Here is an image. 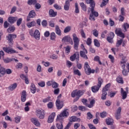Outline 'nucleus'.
I'll return each mask as SVG.
<instances>
[{"mask_svg": "<svg viewBox=\"0 0 129 129\" xmlns=\"http://www.w3.org/2000/svg\"><path fill=\"white\" fill-rule=\"evenodd\" d=\"M120 65L122 69V73L124 76H127L129 73V64L126 63V60L122 58L120 61Z\"/></svg>", "mask_w": 129, "mask_h": 129, "instance_id": "nucleus-1", "label": "nucleus"}, {"mask_svg": "<svg viewBox=\"0 0 129 129\" xmlns=\"http://www.w3.org/2000/svg\"><path fill=\"white\" fill-rule=\"evenodd\" d=\"M71 61H75L77 63V67L78 69H81L82 68V65L81 63H79V52L77 51L73 55L70 57Z\"/></svg>", "mask_w": 129, "mask_h": 129, "instance_id": "nucleus-2", "label": "nucleus"}, {"mask_svg": "<svg viewBox=\"0 0 129 129\" xmlns=\"http://www.w3.org/2000/svg\"><path fill=\"white\" fill-rule=\"evenodd\" d=\"M84 94V91L83 90H75L71 93L72 97H75L77 96L74 100V101H77L79 98H80L81 96H82V95Z\"/></svg>", "mask_w": 129, "mask_h": 129, "instance_id": "nucleus-3", "label": "nucleus"}, {"mask_svg": "<svg viewBox=\"0 0 129 129\" xmlns=\"http://www.w3.org/2000/svg\"><path fill=\"white\" fill-rule=\"evenodd\" d=\"M102 83H103V80L101 79V78H99L98 79V84L97 86H94L91 87L92 92H93L94 93L98 92L100 87H101V85L102 84Z\"/></svg>", "mask_w": 129, "mask_h": 129, "instance_id": "nucleus-4", "label": "nucleus"}, {"mask_svg": "<svg viewBox=\"0 0 129 129\" xmlns=\"http://www.w3.org/2000/svg\"><path fill=\"white\" fill-rule=\"evenodd\" d=\"M69 115V112H68V110H64L59 115H57L56 121H62L63 120V117H68Z\"/></svg>", "mask_w": 129, "mask_h": 129, "instance_id": "nucleus-5", "label": "nucleus"}, {"mask_svg": "<svg viewBox=\"0 0 129 129\" xmlns=\"http://www.w3.org/2000/svg\"><path fill=\"white\" fill-rule=\"evenodd\" d=\"M109 87H110V84H107L103 88L101 97V99H102V100H105V99H106V95H107V92L106 91H108Z\"/></svg>", "mask_w": 129, "mask_h": 129, "instance_id": "nucleus-6", "label": "nucleus"}, {"mask_svg": "<svg viewBox=\"0 0 129 129\" xmlns=\"http://www.w3.org/2000/svg\"><path fill=\"white\" fill-rule=\"evenodd\" d=\"M36 116L40 119H44L45 118V115L46 114V112L43 109H37L35 111Z\"/></svg>", "mask_w": 129, "mask_h": 129, "instance_id": "nucleus-7", "label": "nucleus"}, {"mask_svg": "<svg viewBox=\"0 0 129 129\" xmlns=\"http://www.w3.org/2000/svg\"><path fill=\"white\" fill-rule=\"evenodd\" d=\"M81 47L82 48V50H81L80 51V56L82 57V58L85 59V60H87V59H88V57L87 56V55L86 54L88 53L87 50L85 49V47H84V45L83 44H81Z\"/></svg>", "mask_w": 129, "mask_h": 129, "instance_id": "nucleus-8", "label": "nucleus"}, {"mask_svg": "<svg viewBox=\"0 0 129 129\" xmlns=\"http://www.w3.org/2000/svg\"><path fill=\"white\" fill-rule=\"evenodd\" d=\"M85 72L87 75H90L91 73H94L95 71L94 70H91L88 62H86L84 64Z\"/></svg>", "mask_w": 129, "mask_h": 129, "instance_id": "nucleus-9", "label": "nucleus"}, {"mask_svg": "<svg viewBox=\"0 0 129 129\" xmlns=\"http://www.w3.org/2000/svg\"><path fill=\"white\" fill-rule=\"evenodd\" d=\"M73 40L74 43V49L75 50H78V47L79 46V38L77 37V35H76V34H74L73 35Z\"/></svg>", "mask_w": 129, "mask_h": 129, "instance_id": "nucleus-10", "label": "nucleus"}, {"mask_svg": "<svg viewBox=\"0 0 129 129\" xmlns=\"http://www.w3.org/2000/svg\"><path fill=\"white\" fill-rule=\"evenodd\" d=\"M7 40H8L9 46H13L14 44V41L13 39H16L17 38V35L15 34H9L8 36H7Z\"/></svg>", "mask_w": 129, "mask_h": 129, "instance_id": "nucleus-11", "label": "nucleus"}, {"mask_svg": "<svg viewBox=\"0 0 129 129\" xmlns=\"http://www.w3.org/2000/svg\"><path fill=\"white\" fill-rule=\"evenodd\" d=\"M91 14L90 15V20L91 21H95V17H98V12H96L94 11V7H92L91 9Z\"/></svg>", "mask_w": 129, "mask_h": 129, "instance_id": "nucleus-12", "label": "nucleus"}, {"mask_svg": "<svg viewBox=\"0 0 129 129\" xmlns=\"http://www.w3.org/2000/svg\"><path fill=\"white\" fill-rule=\"evenodd\" d=\"M3 50L5 51V52H6V53H8V54H14V53H18V52L10 47H3Z\"/></svg>", "mask_w": 129, "mask_h": 129, "instance_id": "nucleus-13", "label": "nucleus"}, {"mask_svg": "<svg viewBox=\"0 0 129 129\" xmlns=\"http://www.w3.org/2000/svg\"><path fill=\"white\" fill-rule=\"evenodd\" d=\"M35 17H36V13L35 12V11H31L27 17V22H30L31 19H33V18H35Z\"/></svg>", "mask_w": 129, "mask_h": 129, "instance_id": "nucleus-14", "label": "nucleus"}, {"mask_svg": "<svg viewBox=\"0 0 129 129\" xmlns=\"http://www.w3.org/2000/svg\"><path fill=\"white\" fill-rule=\"evenodd\" d=\"M62 42H67V43H69L71 45H73V41L72 40V38L70 37L69 36H66L63 37L61 40Z\"/></svg>", "mask_w": 129, "mask_h": 129, "instance_id": "nucleus-15", "label": "nucleus"}, {"mask_svg": "<svg viewBox=\"0 0 129 129\" xmlns=\"http://www.w3.org/2000/svg\"><path fill=\"white\" fill-rule=\"evenodd\" d=\"M120 112H121V107H119L117 109L116 113H115V117L116 119H120V118L121 117Z\"/></svg>", "mask_w": 129, "mask_h": 129, "instance_id": "nucleus-16", "label": "nucleus"}, {"mask_svg": "<svg viewBox=\"0 0 129 129\" xmlns=\"http://www.w3.org/2000/svg\"><path fill=\"white\" fill-rule=\"evenodd\" d=\"M115 32L117 36H118V37H120V38H122V39L124 38V33H122L121 29H116Z\"/></svg>", "mask_w": 129, "mask_h": 129, "instance_id": "nucleus-17", "label": "nucleus"}, {"mask_svg": "<svg viewBox=\"0 0 129 129\" xmlns=\"http://www.w3.org/2000/svg\"><path fill=\"white\" fill-rule=\"evenodd\" d=\"M4 62H5L6 63H10L11 62H12V61H15V62H19V60L16 59V58H9L7 57L6 58H4Z\"/></svg>", "mask_w": 129, "mask_h": 129, "instance_id": "nucleus-18", "label": "nucleus"}, {"mask_svg": "<svg viewBox=\"0 0 129 129\" xmlns=\"http://www.w3.org/2000/svg\"><path fill=\"white\" fill-rule=\"evenodd\" d=\"M55 115H56V113H55V112H53L49 116L48 119L47 120V121L49 123H51L53 122V121L54 120V118H55Z\"/></svg>", "mask_w": 129, "mask_h": 129, "instance_id": "nucleus-19", "label": "nucleus"}, {"mask_svg": "<svg viewBox=\"0 0 129 129\" xmlns=\"http://www.w3.org/2000/svg\"><path fill=\"white\" fill-rule=\"evenodd\" d=\"M31 122H32V123L34 124L35 125H36V126H40V122L39 121V120L37 118H35V117L32 118L31 119Z\"/></svg>", "mask_w": 129, "mask_h": 129, "instance_id": "nucleus-20", "label": "nucleus"}, {"mask_svg": "<svg viewBox=\"0 0 129 129\" xmlns=\"http://www.w3.org/2000/svg\"><path fill=\"white\" fill-rule=\"evenodd\" d=\"M63 102H61L60 100H56V106L57 109H61L63 107Z\"/></svg>", "mask_w": 129, "mask_h": 129, "instance_id": "nucleus-21", "label": "nucleus"}, {"mask_svg": "<svg viewBox=\"0 0 129 129\" xmlns=\"http://www.w3.org/2000/svg\"><path fill=\"white\" fill-rule=\"evenodd\" d=\"M27 98V92L26 91H23L21 94V101L25 102Z\"/></svg>", "mask_w": 129, "mask_h": 129, "instance_id": "nucleus-22", "label": "nucleus"}, {"mask_svg": "<svg viewBox=\"0 0 129 129\" xmlns=\"http://www.w3.org/2000/svg\"><path fill=\"white\" fill-rule=\"evenodd\" d=\"M33 36L36 40H40V32L38 30H35L33 34Z\"/></svg>", "mask_w": 129, "mask_h": 129, "instance_id": "nucleus-23", "label": "nucleus"}, {"mask_svg": "<svg viewBox=\"0 0 129 129\" xmlns=\"http://www.w3.org/2000/svg\"><path fill=\"white\" fill-rule=\"evenodd\" d=\"M49 15L51 18H54L57 16V12H55L53 9H50L49 11Z\"/></svg>", "mask_w": 129, "mask_h": 129, "instance_id": "nucleus-24", "label": "nucleus"}, {"mask_svg": "<svg viewBox=\"0 0 129 129\" xmlns=\"http://www.w3.org/2000/svg\"><path fill=\"white\" fill-rule=\"evenodd\" d=\"M86 4L90 5L91 8H95V3L93 0H86Z\"/></svg>", "mask_w": 129, "mask_h": 129, "instance_id": "nucleus-25", "label": "nucleus"}, {"mask_svg": "<svg viewBox=\"0 0 129 129\" xmlns=\"http://www.w3.org/2000/svg\"><path fill=\"white\" fill-rule=\"evenodd\" d=\"M121 95L122 96V99H125L127 97V93L123 90L122 88H121Z\"/></svg>", "mask_w": 129, "mask_h": 129, "instance_id": "nucleus-26", "label": "nucleus"}, {"mask_svg": "<svg viewBox=\"0 0 129 129\" xmlns=\"http://www.w3.org/2000/svg\"><path fill=\"white\" fill-rule=\"evenodd\" d=\"M70 7V2L69 1H66V3L64 6V11H69Z\"/></svg>", "mask_w": 129, "mask_h": 129, "instance_id": "nucleus-27", "label": "nucleus"}, {"mask_svg": "<svg viewBox=\"0 0 129 129\" xmlns=\"http://www.w3.org/2000/svg\"><path fill=\"white\" fill-rule=\"evenodd\" d=\"M5 74H6V70L0 64V77H2Z\"/></svg>", "mask_w": 129, "mask_h": 129, "instance_id": "nucleus-28", "label": "nucleus"}, {"mask_svg": "<svg viewBox=\"0 0 129 129\" xmlns=\"http://www.w3.org/2000/svg\"><path fill=\"white\" fill-rule=\"evenodd\" d=\"M17 21V18L10 17L8 18V22L10 23V24H14Z\"/></svg>", "mask_w": 129, "mask_h": 129, "instance_id": "nucleus-29", "label": "nucleus"}, {"mask_svg": "<svg viewBox=\"0 0 129 129\" xmlns=\"http://www.w3.org/2000/svg\"><path fill=\"white\" fill-rule=\"evenodd\" d=\"M106 122L108 125H111L113 123V119L108 118L106 119Z\"/></svg>", "mask_w": 129, "mask_h": 129, "instance_id": "nucleus-30", "label": "nucleus"}, {"mask_svg": "<svg viewBox=\"0 0 129 129\" xmlns=\"http://www.w3.org/2000/svg\"><path fill=\"white\" fill-rule=\"evenodd\" d=\"M55 33L58 36H61V30H60V28L58 25L55 26Z\"/></svg>", "mask_w": 129, "mask_h": 129, "instance_id": "nucleus-31", "label": "nucleus"}, {"mask_svg": "<svg viewBox=\"0 0 129 129\" xmlns=\"http://www.w3.org/2000/svg\"><path fill=\"white\" fill-rule=\"evenodd\" d=\"M80 6L81 7L83 11L84 12H86L87 11V7L83 2L80 3Z\"/></svg>", "mask_w": 129, "mask_h": 129, "instance_id": "nucleus-32", "label": "nucleus"}, {"mask_svg": "<svg viewBox=\"0 0 129 129\" xmlns=\"http://www.w3.org/2000/svg\"><path fill=\"white\" fill-rule=\"evenodd\" d=\"M17 83L13 84L9 87V90L13 91V90L17 88Z\"/></svg>", "mask_w": 129, "mask_h": 129, "instance_id": "nucleus-33", "label": "nucleus"}, {"mask_svg": "<svg viewBox=\"0 0 129 129\" xmlns=\"http://www.w3.org/2000/svg\"><path fill=\"white\" fill-rule=\"evenodd\" d=\"M116 81L118 82V83L123 84V80L122 79V77L120 76H119L118 77H117Z\"/></svg>", "mask_w": 129, "mask_h": 129, "instance_id": "nucleus-34", "label": "nucleus"}, {"mask_svg": "<svg viewBox=\"0 0 129 129\" xmlns=\"http://www.w3.org/2000/svg\"><path fill=\"white\" fill-rule=\"evenodd\" d=\"M28 5L29 6H32V5H36L37 4L36 0H28L27 2Z\"/></svg>", "mask_w": 129, "mask_h": 129, "instance_id": "nucleus-35", "label": "nucleus"}, {"mask_svg": "<svg viewBox=\"0 0 129 129\" xmlns=\"http://www.w3.org/2000/svg\"><path fill=\"white\" fill-rule=\"evenodd\" d=\"M27 26L28 28H31V27H35L36 26V22L35 21H32L30 23H28Z\"/></svg>", "mask_w": 129, "mask_h": 129, "instance_id": "nucleus-36", "label": "nucleus"}, {"mask_svg": "<svg viewBox=\"0 0 129 129\" xmlns=\"http://www.w3.org/2000/svg\"><path fill=\"white\" fill-rule=\"evenodd\" d=\"M95 103V100L93 99L90 101V104H88V107L89 108H91L92 107H93V105Z\"/></svg>", "mask_w": 129, "mask_h": 129, "instance_id": "nucleus-37", "label": "nucleus"}, {"mask_svg": "<svg viewBox=\"0 0 129 129\" xmlns=\"http://www.w3.org/2000/svg\"><path fill=\"white\" fill-rule=\"evenodd\" d=\"M15 30H16L15 26H12L9 27V28L7 29V31L9 33H13V32H14V31H15Z\"/></svg>", "mask_w": 129, "mask_h": 129, "instance_id": "nucleus-38", "label": "nucleus"}, {"mask_svg": "<svg viewBox=\"0 0 129 129\" xmlns=\"http://www.w3.org/2000/svg\"><path fill=\"white\" fill-rule=\"evenodd\" d=\"M31 91L32 93H36V87L34 84H32L31 85Z\"/></svg>", "mask_w": 129, "mask_h": 129, "instance_id": "nucleus-39", "label": "nucleus"}, {"mask_svg": "<svg viewBox=\"0 0 129 129\" xmlns=\"http://www.w3.org/2000/svg\"><path fill=\"white\" fill-rule=\"evenodd\" d=\"M122 27H123L124 30H125L124 32H126V31H127V29L129 28V25L127 23H124Z\"/></svg>", "mask_w": 129, "mask_h": 129, "instance_id": "nucleus-40", "label": "nucleus"}, {"mask_svg": "<svg viewBox=\"0 0 129 129\" xmlns=\"http://www.w3.org/2000/svg\"><path fill=\"white\" fill-rule=\"evenodd\" d=\"M56 39V34L52 32L50 34V40H52V41H55Z\"/></svg>", "mask_w": 129, "mask_h": 129, "instance_id": "nucleus-41", "label": "nucleus"}, {"mask_svg": "<svg viewBox=\"0 0 129 129\" xmlns=\"http://www.w3.org/2000/svg\"><path fill=\"white\" fill-rule=\"evenodd\" d=\"M74 74L75 75H78V76H81V73L79 70H74Z\"/></svg>", "mask_w": 129, "mask_h": 129, "instance_id": "nucleus-42", "label": "nucleus"}, {"mask_svg": "<svg viewBox=\"0 0 129 129\" xmlns=\"http://www.w3.org/2000/svg\"><path fill=\"white\" fill-rule=\"evenodd\" d=\"M123 41V40L122 39H120V40H118L116 43V47H119V46L122 44Z\"/></svg>", "mask_w": 129, "mask_h": 129, "instance_id": "nucleus-43", "label": "nucleus"}, {"mask_svg": "<svg viewBox=\"0 0 129 129\" xmlns=\"http://www.w3.org/2000/svg\"><path fill=\"white\" fill-rule=\"evenodd\" d=\"M75 13H76V14H79V8H78V4L77 3H75Z\"/></svg>", "mask_w": 129, "mask_h": 129, "instance_id": "nucleus-44", "label": "nucleus"}, {"mask_svg": "<svg viewBox=\"0 0 129 129\" xmlns=\"http://www.w3.org/2000/svg\"><path fill=\"white\" fill-rule=\"evenodd\" d=\"M109 0H103L102 4L100 5L101 8L102 7H104V6H106L107 5V3H108Z\"/></svg>", "mask_w": 129, "mask_h": 129, "instance_id": "nucleus-45", "label": "nucleus"}, {"mask_svg": "<svg viewBox=\"0 0 129 129\" xmlns=\"http://www.w3.org/2000/svg\"><path fill=\"white\" fill-rule=\"evenodd\" d=\"M62 121H61L60 123H57L56 124V127L58 129H63V124L62 123Z\"/></svg>", "mask_w": 129, "mask_h": 129, "instance_id": "nucleus-46", "label": "nucleus"}, {"mask_svg": "<svg viewBox=\"0 0 129 129\" xmlns=\"http://www.w3.org/2000/svg\"><path fill=\"white\" fill-rule=\"evenodd\" d=\"M59 87V84L55 82H52V88H57Z\"/></svg>", "mask_w": 129, "mask_h": 129, "instance_id": "nucleus-47", "label": "nucleus"}, {"mask_svg": "<svg viewBox=\"0 0 129 129\" xmlns=\"http://www.w3.org/2000/svg\"><path fill=\"white\" fill-rule=\"evenodd\" d=\"M94 45H95V46H96V47H99L100 46L99 41H98V40L97 39H94Z\"/></svg>", "mask_w": 129, "mask_h": 129, "instance_id": "nucleus-48", "label": "nucleus"}, {"mask_svg": "<svg viewBox=\"0 0 129 129\" xmlns=\"http://www.w3.org/2000/svg\"><path fill=\"white\" fill-rule=\"evenodd\" d=\"M87 118L88 119H91V118H92V117H93V115H92L91 113H90V112H89L87 113Z\"/></svg>", "mask_w": 129, "mask_h": 129, "instance_id": "nucleus-49", "label": "nucleus"}, {"mask_svg": "<svg viewBox=\"0 0 129 129\" xmlns=\"http://www.w3.org/2000/svg\"><path fill=\"white\" fill-rule=\"evenodd\" d=\"M71 30V28L70 27V26H68L65 28L64 30V33H69V32H70Z\"/></svg>", "mask_w": 129, "mask_h": 129, "instance_id": "nucleus-50", "label": "nucleus"}, {"mask_svg": "<svg viewBox=\"0 0 129 129\" xmlns=\"http://www.w3.org/2000/svg\"><path fill=\"white\" fill-rule=\"evenodd\" d=\"M15 122L16 123H19L20 121H21V116H17L15 118Z\"/></svg>", "mask_w": 129, "mask_h": 129, "instance_id": "nucleus-51", "label": "nucleus"}, {"mask_svg": "<svg viewBox=\"0 0 129 129\" xmlns=\"http://www.w3.org/2000/svg\"><path fill=\"white\" fill-rule=\"evenodd\" d=\"M49 26H50V27H51V28H54V27H55V23H54V21L52 20L49 21Z\"/></svg>", "mask_w": 129, "mask_h": 129, "instance_id": "nucleus-52", "label": "nucleus"}, {"mask_svg": "<svg viewBox=\"0 0 129 129\" xmlns=\"http://www.w3.org/2000/svg\"><path fill=\"white\" fill-rule=\"evenodd\" d=\"M41 24L42 26H43L44 27H47V25H48V23H47V20H43L41 23Z\"/></svg>", "mask_w": 129, "mask_h": 129, "instance_id": "nucleus-53", "label": "nucleus"}, {"mask_svg": "<svg viewBox=\"0 0 129 129\" xmlns=\"http://www.w3.org/2000/svg\"><path fill=\"white\" fill-rule=\"evenodd\" d=\"M78 108L79 110H81L82 111H85L86 110V107L83 106H79Z\"/></svg>", "mask_w": 129, "mask_h": 129, "instance_id": "nucleus-54", "label": "nucleus"}, {"mask_svg": "<svg viewBox=\"0 0 129 129\" xmlns=\"http://www.w3.org/2000/svg\"><path fill=\"white\" fill-rule=\"evenodd\" d=\"M93 34L95 37H98V31L96 29L94 30L93 31Z\"/></svg>", "mask_w": 129, "mask_h": 129, "instance_id": "nucleus-55", "label": "nucleus"}, {"mask_svg": "<svg viewBox=\"0 0 129 129\" xmlns=\"http://www.w3.org/2000/svg\"><path fill=\"white\" fill-rule=\"evenodd\" d=\"M22 21H23V19L22 18H20L19 20H17V25L18 27L21 25V24H22Z\"/></svg>", "mask_w": 129, "mask_h": 129, "instance_id": "nucleus-56", "label": "nucleus"}, {"mask_svg": "<svg viewBox=\"0 0 129 129\" xmlns=\"http://www.w3.org/2000/svg\"><path fill=\"white\" fill-rule=\"evenodd\" d=\"M81 35L82 38H84V39H86V35H85V33H84V31H83V30H81Z\"/></svg>", "mask_w": 129, "mask_h": 129, "instance_id": "nucleus-57", "label": "nucleus"}, {"mask_svg": "<svg viewBox=\"0 0 129 129\" xmlns=\"http://www.w3.org/2000/svg\"><path fill=\"white\" fill-rule=\"evenodd\" d=\"M17 68L18 69H22L23 68V63L19 62L16 66Z\"/></svg>", "mask_w": 129, "mask_h": 129, "instance_id": "nucleus-58", "label": "nucleus"}, {"mask_svg": "<svg viewBox=\"0 0 129 129\" xmlns=\"http://www.w3.org/2000/svg\"><path fill=\"white\" fill-rule=\"evenodd\" d=\"M76 116H72L70 119V121H71V122L76 121Z\"/></svg>", "mask_w": 129, "mask_h": 129, "instance_id": "nucleus-59", "label": "nucleus"}, {"mask_svg": "<svg viewBox=\"0 0 129 129\" xmlns=\"http://www.w3.org/2000/svg\"><path fill=\"white\" fill-rule=\"evenodd\" d=\"M82 102H83V103H84V105H86V106H88V104H87V99H83L82 100Z\"/></svg>", "mask_w": 129, "mask_h": 129, "instance_id": "nucleus-60", "label": "nucleus"}, {"mask_svg": "<svg viewBox=\"0 0 129 129\" xmlns=\"http://www.w3.org/2000/svg\"><path fill=\"white\" fill-rule=\"evenodd\" d=\"M16 11H17V7L16 6H14L12 9H11V11L10 12V14H14V13H15V12H16Z\"/></svg>", "mask_w": 129, "mask_h": 129, "instance_id": "nucleus-61", "label": "nucleus"}, {"mask_svg": "<svg viewBox=\"0 0 129 129\" xmlns=\"http://www.w3.org/2000/svg\"><path fill=\"white\" fill-rule=\"evenodd\" d=\"M59 92H60V89L59 88L55 89L54 90V94H55L56 95H58V94H59Z\"/></svg>", "mask_w": 129, "mask_h": 129, "instance_id": "nucleus-62", "label": "nucleus"}, {"mask_svg": "<svg viewBox=\"0 0 129 129\" xmlns=\"http://www.w3.org/2000/svg\"><path fill=\"white\" fill-rule=\"evenodd\" d=\"M106 115H107V113L106 112H103L100 113L101 117H102V118L105 117V116H106Z\"/></svg>", "mask_w": 129, "mask_h": 129, "instance_id": "nucleus-63", "label": "nucleus"}, {"mask_svg": "<svg viewBox=\"0 0 129 129\" xmlns=\"http://www.w3.org/2000/svg\"><path fill=\"white\" fill-rule=\"evenodd\" d=\"M113 39V38H111V37H109V36H108L107 37V41H108V42H109V43H112V40Z\"/></svg>", "mask_w": 129, "mask_h": 129, "instance_id": "nucleus-64", "label": "nucleus"}]
</instances>
